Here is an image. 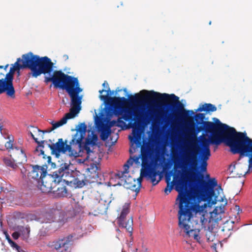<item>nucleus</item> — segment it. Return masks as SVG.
<instances>
[{"label":"nucleus","instance_id":"nucleus-54","mask_svg":"<svg viewBox=\"0 0 252 252\" xmlns=\"http://www.w3.org/2000/svg\"><path fill=\"white\" fill-rule=\"evenodd\" d=\"M61 252H63V251H62Z\"/></svg>","mask_w":252,"mask_h":252},{"label":"nucleus","instance_id":"nucleus-38","mask_svg":"<svg viewBox=\"0 0 252 252\" xmlns=\"http://www.w3.org/2000/svg\"><path fill=\"white\" fill-rule=\"evenodd\" d=\"M20 235V234L19 232L16 231L12 233V236L14 239L17 240L19 238Z\"/></svg>","mask_w":252,"mask_h":252},{"label":"nucleus","instance_id":"nucleus-7","mask_svg":"<svg viewBox=\"0 0 252 252\" xmlns=\"http://www.w3.org/2000/svg\"><path fill=\"white\" fill-rule=\"evenodd\" d=\"M159 175V171L152 166L148 165L147 167L142 169L140 173V177L137 179V181L135 179L129 176L126 182H124L126 188L132 190H134L136 193L140 191L141 187L142 177H146L147 180L151 181L154 186L156 185L160 180V177L158 180H156V177Z\"/></svg>","mask_w":252,"mask_h":252},{"label":"nucleus","instance_id":"nucleus-12","mask_svg":"<svg viewBox=\"0 0 252 252\" xmlns=\"http://www.w3.org/2000/svg\"><path fill=\"white\" fill-rule=\"evenodd\" d=\"M87 128V126L84 123H80L76 127V132L73 136L71 143H75L79 149L83 144L82 140L85 138Z\"/></svg>","mask_w":252,"mask_h":252},{"label":"nucleus","instance_id":"nucleus-28","mask_svg":"<svg viewBox=\"0 0 252 252\" xmlns=\"http://www.w3.org/2000/svg\"><path fill=\"white\" fill-rule=\"evenodd\" d=\"M170 177H166V181L167 183V186L166 188L164 189V192L166 194H168L172 190L173 188V182H170Z\"/></svg>","mask_w":252,"mask_h":252},{"label":"nucleus","instance_id":"nucleus-18","mask_svg":"<svg viewBox=\"0 0 252 252\" xmlns=\"http://www.w3.org/2000/svg\"><path fill=\"white\" fill-rule=\"evenodd\" d=\"M100 171V168L98 165L95 164H92L90 168L89 169L88 176L90 179L92 181L91 182H94L97 181V179L99 178V175Z\"/></svg>","mask_w":252,"mask_h":252},{"label":"nucleus","instance_id":"nucleus-9","mask_svg":"<svg viewBox=\"0 0 252 252\" xmlns=\"http://www.w3.org/2000/svg\"><path fill=\"white\" fill-rule=\"evenodd\" d=\"M48 147L51 150V153L59 158L61 154H66L70 157H77L78 153L75 149L77 145L75 143H71V141L68 144L67 140L64 141L63 138H59L56 143L48 144Z\"/></svg>","mask_w":252,"mask_h":252},{"label":"nucleus","instance_id":"nucleus-31","mask_svg":"<svg viewBox=\"0 0 252 252\" xmlns=\"http://www.w3.org/2000/svg\"><path fill=\"white\" fill-rule=\"evenodd\" d=\"M33 128L34 129L33 130V132L35 134L37 135V138H38V140L40 139L41 140H42V139H44V133L45 131L41 130L37 127H33Z\"/></svg>","mask_w":252,"mask_h":252},{"label":"nucleus","instance_id":"nucleus-20","mask_svg":"<svg viewBox=\"0 0 252 252\" xmlns=\"http://www.w3.org/2000/svg\"><path fill=\"white\" fill-rule=\"evenodd\" d=\"M123 224H118L120 227L125 228L130 237H132L133 231V219L132 217H128L127 220H124Z\"/></svg>","mask_w":252,"mask_h":252},{"label":"nucleus","instance_id":"nucleus-48","mask_svg":"<svg viewBox=\"0 0 252 252\" xmlns=\"http://www.w3.org/2000/svg\"><path fill=\"white\" fill-rule=\"evenodd\" d=\"M8 64L6 65L4 67V69H5L8 67Z\"/></svg>","mask_w":252,"mask_h":252},{"label":"nucleus","instance_id":"nucleus-29","mask_svg":"<svg viewBox=\"0 0 252 252\" xmlns=\"http://www.w3.org/2000/svg\"><path fill=\"white\" fill-rule=\"evenodd\" d=\"M7 138L9 139V141L5 144V147L9 151H10V150L13 151V149H14L13 147L14 138L13 136L10 135H8Z\"/></svg>","mask_w":252,"mask_h":252},{"label":"nucleus","instance_id":"nucleus-35","mask_svg":"<svg viewBox=\"0 0 252 252\" xmlns=\"http://www.w3.org/2000/svg\"><path fill=\"white\" fill-rule=\"evenodd\" d=\"M9 244L12 248H15L16 249V250H17L18 251V252H20V250H21V248L16 243H15L14 242L12 241H10V243H9Z\"/></svg>","mask_w":252,"mask_h":252},{"label":"nucleus","instance_id":"nucleus-46","mask_svg":"<svg viewBox=\"0 0 252 252\" xmlns=\"http://www.w3.org/2000/svg\"><path fill=\"white\" fill-rule=\"evenodd\" d=\"M63 58H64L65 60H67V59H68V56H67V55H64L63 56Z\"/></svg>","mask_w":252,"mask_h":252},{"label":"nucleus","instance_id":"nucleus-51","mask_svg":"<svg viewBox=\"0 0 252 252\" xmlns=\"http://www.w3.org/2000/svg\"><path fill=\"white\" fill-rule=\"evenodd\" d=\"M124 91H125V92H126V89H125L124 90Z\"/></svg>","mask_w":252,"mask_h":252},{"label":"nucleus","instance_id":"nucleus-42","mask_svg":"<svg viewBox=\"0 0 252 252\" xmlns=\"http://www.w3.org/2000/svg\"><path fill=\"white\" fill-rule=\"evenodd\" d=\"M5 236L7 241L9 243H10V241H12V240L11 239L10 236L8 235V234L6 233Z\"/></svg>","mask_w":252,"mask_h":252},{"label":"nucleus","instance_id":"nucleus-15","mask_svg":"<svg viewBox=\"0 0 252 252\" xmlns=\"http://www.w3.org/2000/svg\"><path fill=\"white\" fill-rule=\"evenodd\" d=\"M10 156L13 157L17 163L22 164L27 161L26 154L21 148L14 147L13 151L11 152Z\"/></svg>","mask_w":252,"mask_h":252},{"label":"nucleus","instance_id":"nucleus-1","mask_svg":"<svg viewBox=\"0 0 252 252\" xmlns=\"http://www.w3.org/2000/svg\"><path fill=\"white\" fill-rule=\"evenodd\" d=\"M202 131L209 132L212 136L209 139H204L202 141V148L199 156L201 165L197 167V160L194 155L195 152L191 146L187 145L185 147L182 155V163L184 169L190 166V171L184 170L181 180L177 182L175 186V189L178 192L176 202L179 201V202L198 206L201 201H207L211 205L216 203L214 189L218 185L216 178H210L209 174H206V180H204L203 175L198 171L199 168L202 172L207 171V160L211 156L209 144H213L210 140L215 134L205 129L199 132Z\"/></svg>","mask_w":252,"mask_h":252},{"label":"nucleus","instance_id":"nucleus-33","mask_svg":"<svg viewBox=\"0 0 252 252\" xmlns=\"http://www.w3.org/2000/svg\"><path fill=\"white\" fill-rule=\"evenodd\" d=\"M19 230L23 234L26 232L29 235L30 232V228L28 226L26 227L21 226L19 228Z\"/></svg>","mask_w":252,"mask_h":252},{"label":"nucleus","instance_id":"nucleus-25","mask_svg":"<svg viewBox=\"0 0 252 252\" xmlns=\"http://www.w3.org/2000/svg\"><path fill=\"white\" fill-rule=\"evenodd\" d=\"M111 133V129L109 127L103 128L100 133V137L102 140H106Z\"/></svg>","mask_w":252,"mask_h":252},{"label":"nucleus","instance_id":"nucleus-19","mask_svg":"<svg viewBox=\"0 0 252 252\" xmlns=\"http://www.w3.org/2000/svg\"><path fill=\"white\" fill-rule=\"evenodd\" d=\"M56 186H58L57 189L53 190V192L56 197H64L70 195L66 186L60 185V183L57 184Z\"/></svg>","mask_w":252,"mask_h":252},{"label":"nucleus","instance_id":"nucleus-36","mask_svg":"<svg viewBox=\"0 0 252 252\" xmlns=\"http://www.w3.org/2000/svg\"><path fill=\"white\" fill-rule=\"evenodd\" d=\"M114 126H117V121L112 120V121L109 122L108 123V125L106 126V127H109V128L110 129V128L111 127Z\"/></svg>","mask_w":252,"mask_h":252},{"label":"nucleus","instance_id":"nucleus-3","mask_svg":"<svg viewBox=\"0 0 252 252\" xmlns=\"http://www.w3.org/2000/svg\"><path fill=\"white\" fill-rule=\"evenodd\" d=\"M107 89V90L102 89L99 91L100 94L107 92L106 95L100 94V99L117 109L122 108L128 103L133 105L142 104L146 100L153 103L171 102L169 104L171 108L184 119L191 117L194 113L192 110H185L184 104L179 100V97L174 94H160L154 91L143 90L133 96L129 95V99H127L124 97H110V95L113 94V91L111 92L109 87Z\"/></svg>","mask_w":252,"mask_h":252},{"label":"nucleus","instance_id":"nucleus-50","mask_svg":"<svg viewBox=\"0 0 252 252\" xmlns=\"http://www.w3.org/2000/svg\"><path fill=\"white\" fill-rule=\"evenodd\" d=\"M117 230V231H120V230H119V229H118H118H117V230Z\"/></svg>","mask_w":252,"mask_h":252},{"label":"nucleus","instance_id":"nucleus-30","mask_svg":"<svg viewBox=\"0 0 252 252\" xmlns=\"http://www.w3.org/2000/svg\"><path fill=\"white\" fill-rule=\"evenodd\" d=\"M172 158L175 167L180 161V158L178 153L176 151H174L173 150H172Z\"/></svg>","mask_w":252,"mask_h":252},{"label":"nucleus","instance_id":"nucleus-10","mask_svg":"<svg viewBox=\"0 0 252 252\" xmlns=\"http://www.w3.org/2000/svg\"><path fill=\"white\" fill-rule=\"evenodd\" d=\"M81 102H78L74 104L71 102V107L70 109L69 113L65 114V116L59 121L54 123L52 122L51 124L52 127L50 131L53 130L66 123L67 120L74 118L81 110Z\"/></svg>","mask_w":252,"mask_h":252},{"label":"nucleus","instance_id":"nucleus-45","mask_svg":"<svg viewBox=\"0 0 252 252\" xmlns=\"http://www.w3.org/2000/svg\"><path fill=\"white\" fill-rule=\"evenodd\" d=\"M91 142V140L90 139H86V142L87 144H90Z\"/></svg>","mask_w":252,"mask_h":252},{"label":"nucleus","instance_id":"nucleus-40","mask_svg":"<svg viewBox=\"0 0 252 252\" xmlns=\"http://www.w3.org/2000/svg\"><path fill=\"white\" fill-rule=\"evenodd\" d=\"M133 136H134V139H135L134 142L136 143V141L138 140V139L139 138H140L139 135H138V133L134 132L133 131Z\"/></svg>","mask_w":252,"mask_h":252},{"label":"nucleus","instance_id":"nucleus-16","mask_svg":"<svg viewBox=\"0 0 252 252\" xmlns=\"http://www.w3.org/2000/svg\"><path fill=\"white\" fill-rule=\"evenodd\" d=\"M47 175V170L43 166L37 165L32 167V170L30 173V176L32 179L40 181Z\"/></svg>","mask_w":252,"mask_h":252},{"label":"nucleus","instance_id":"nucleus-2","mask_svg":"<svg viewBox=\"0 0 252 252\" xmlns=\"http://www.w3.org/2000/svg\"><path fill=\"white\" fill-rule=\"evenodd\" d=\"M205 115L203 113H197L194 115V124H190L188 130L187 137L189 143H190L195 139L198 133L201 130H206L214 134L210 142L213 144L220 145L224 143L230 148L231 152L233 154H240L241 160L243 158H248L249 169H252V139L247 135L245 132H237L232 127L220 123L204 121Z\"/></svg>","mask_w":252,"mask_h":252},{"label":"nucleus","instance_id":"nucleus-13","mask_svg":"<svg viewBox=\"0 0 252 252\" xmlns=\"http://www.w3.org/2000/svg\"><path fill=\"white\" fill-rule=\"evenodd\" d=\"M243 158L241 160H239L240 157H239L237 162L234 166V169L237 174L239 177L244 176L245 175L249 173V170L251 169L249 168L248 160L245 159Z\"/></svg>","mask_w":252,"mask_h":252},{"label":"nucleus","instance_id":"nucleus-6","mask_svg":"<svg viewBox=\"0 0 252 252\" xmlns=\"http://www.w3.org/2000/svg\"><path fill=\"white\" fill-rule=\"evenodd\" d=\"M198 207L194 205L179 202V210L178 215V226L181 230L185 233L186 236L192 237L197 241L200 238L198 235L199 230L191 229L189 222L192 217V213L196 211Z\"/></svg>","mask_w":252,"mask_h":252},{"label":"nucleus","instance_id":"nucleus-22","mask_svg":"<svg viewBox=\"0 0 252 252\" xmlns=\"http://www.w3.org/2000/svg\"><path fill=\"white\" fill-rule=\"evenodd\" d=\"M217 110V107L211 103H205L201 107L198 108L196 111H206L207 112H215Z\"/></svg>","mask_w":252,"mask_h":252},{"label":"nucleus","instance_id":"nucleus-24","mask_svg":"<svg viewBox=\"0 0 252 252\" xmlns=\"http://www.w3.org/2000/svg\"><path fill=\"white\" fill-rule=\"evenodd\" d=\"M107 207L104 203H98L95 206L94 215H102L106 211Z\"/></svg>","mask_w":252,"mask_h":252},{"label":"nucleus","instance_id":"nucleus-43","mask_svg":"<svg viewBox=\"0 0 252 252\" xmlns=\"http://www.w3.org/2000/svg\"><path fill=\"white\" fill-rule=\"evenodd\" d=\"M102 86L104 87H105L106 88H108L109 87L108 84L106 81H105L103 83Z\"/></svg>","mask_w":252,"mask_h":252},{"label":"nucleus","instance_id":"nucleus-4","mask_svg":"<svg viewBox=\"0 0 252 252\" xmlns=\"http://www.w3.org/2000/svg\"><path fill=\"white\" fill-rule=\"evenodd\" d=\"M54 63L50 59L45 56L40 57L29 52L22 56V59H17V62L10 67L4 78L0 79L7 88L9 92L15 95V91L13 85V77L15 72L21 68L31 69L32 76L36 78L42 74H50L53 70Z\"/></svg>","mask_w":252,"mask_h":252},{"label":"nucleus","instance_id":"nucleus-53","mask_svg":"<svg viewBox=\"0 0 252 252\" xmlns=\"http://www.w3.org/2000/svg\"><path fill=\"white\" fill-rule=\"evenodd\" d=\"M136 252H138V249H136Z\"/></svg>","mask_w":252,"mask_h":252},{"label":"nucleus","instance_id":"nucleus-39","mask_svg":"<svg viewBox=\"0 0 252 252\" xmlns=\"http://www.w3.org/2000/svg\"><path fill=\"white\" fill-rule=\"evenodd\" d=\"M236 212H237V214L239 215L240 213L242 212V210L240 209L239 206L235 205V207L233 209Z\"/></svg>","mask_w":252,"mask_h":252},{"label":"nucleus","instance_id":"nucleus-32","mask_svg":"<svg viewBox=\"0 0 252 252\" xmlns=\"http://www.w3.org/2000/svg\"><path fill=\"white\" fill-rule=\"evenodd\" d=\"M44 219L43 221L45 223H51L54 221V217L53 215L49 213H46L44 215Z\"/></svg>","mask_w":252,"mask_h":252},{"label":"nucleus","instance_id":"nucleus-5","mask_svg":"<svg viewBox=\"0 0 252 252\" xmlns=\"http://www.w3.org/2000/svg\"><path fill=\"white\" fill-rule=\"evenodd\" d=\"M44 82L46 83L51 82L55 88L65 90L71 102L74 104L82 102V96L79 94L82 89L79 86L77 78L65 74L61 70H55L51 77H45Z\"/></svg>","mask_w":252,"mask_h":252},{"label":"nucleus","instance_id":"nucleus-49","mask_svg":"<svg viewBox=\"0 0 252 252\" xmlns=\"http://www.w3.org/2000/svg\"><path fill=\"white\" fill-rule=\"evenodd\" d=\"M3 68V66L0 65V69Z\"/></svg>","mask_w":252,"mask_h":252},{"label":"nucleus","instance_id":"nucleus-17","mask_svg":"<svg viewBox=\"0 0 252 252\" xmlns=\"http://www.w3.org/2000/svg\"><path fill=\"white\" fill-rule=\"evenodd\" d=\"M73 236L69 235L63 239H59L58 241L55 242L53 245L54 248L57 250H59L61 248H63L65 252H66L72 241Z\"/></svg>","mask_w":252,"mask_h":252},{"label":"nucleus","instance_id":"nucleus-44","mask_svg":"<svg viewBox=\"0 0 252 252\" xmlns=\"http://www.w3.org/2000/svg\"><path fill=\"white\" fill-rule=\"evenodd\" d=\"M133 161L131 160L130 159H129L127 161L126 163L128 164L132 165L133 164Z\"/></svg>","mask_w":252,"mask_h":252},{"label":"nucleus","instance_id":"nucleus-47","mask_svg":"<svg viewBox=\"0 0 252 252\" xmlns=\"http://www.w3.org/2000/svg\"><path fill=\"white\" fill-rule=\"evenodd\" d=\"M88 147H87V146H85V149L87 150V151H88L89 150H90V148H88V150L87 149Z\"/></svg>","mask_w":252,"mask_h":252},{"label":"nucleus","instance_id":"nucleus-21","mask_svg":"<svg viewBox=\"0 0 252 252\" xmlns=\"http://www.w3.org/2000/svg\"><path fill=\"white\" fill-rule=\"evenodd\" d=\"M129 212V204L126 203L123 206V209L121 212L120 215L117 219L118 224H123L124 220H127L128 214Z\"/></svg>","mask_w":252,"mask_h":252},{"label":"nucleus","instance_id":"nucleus-8","mask_svg":"<svg viewBox=\"0 0 252 252\" xmlns=\"http://www.w3.org/2000/svg\"><path fill=\"white\" fill-rule=\"evenodd\" d=\"M68 165L66 164H61L59 169L54 172L52 175L47 174L41 180L38 181V187L43 193L53 192L57 184L62 181L64 174H68Z\"/></svg>","mask_w":252,"mask_h":252},{"label":"nucleus","instance_id":"nucleus-26","mask_svg":"<svg viewBox=\"0 0 252 252\" xmlns=\"http://www.w3.org/2000/svg\"><path fill=\"white\" fill-rule=\"evenodd\" d=\"M3 160L4 164L7 166L11 167L13 169H15L17 167V163H15L16 161L13 159H11L9 158H3Z\"/></svg>","mask_w":252,"mask_h":252},{"label":"nucleus","instance_id":"nucleus-41","mask_svg":"<svg viewBox=\"0 0 252 252\" xmlns=\"http://www.w3.org/2000/svg\"><path fill=\"white\" fill-rule=\"evenodd\" d=\"M139 252H148V248L145 246H142Z\"/></svg>","mask_w":252,"mask_h":252},{"label":"nucleus","instance_id":"nucleus-14","mask_svg":"<svg viewBox=\"0 0 252 252\" xmlns=\"http://www.w3.org/2000/svg\"><path fill=\"white\" fill-rule=\"evenodd\" d=\"M30 134L31 136L32 137V138L34 139L35 142L38 144L37 147H36L35 149V152H39L38 154V155H42V158L44 159L47 158V162L48 164L51 163L52 167H55V164L54 163L51 162V158L50 156H47L44 154V151H43V149L44 148V143L45 142H47L45 140H38V138H36L34 136V135L32 132L31 131L30 132Z\"/></svg>","mask_w":252,"mask_h":252},{"label":"nucleus","instance_id":"nucleus-11","mask_svg":"<svg viewBox=\"0 0 252 252\" xmlns=\"http://www.w3.org/2000/svg\"><path fill=\"white\" fill-rule=\"evenodd\" d=\"M121 109L123 110V114L122 118H119L117 121V126L123 127L126 126V123L122 120L124 119L126 121H133L136 120L138 124H141L142 122L141 118L136 112L130 108H123V107Z\"/></svg>","mask_w":252,"mask_h":252},{"label":"nucleus","instance_id":"nucleus-34","mask_svg":"<svg viewBox=\"0 0 252 252\" xmlns=\"http://www.w3.org/2000/svg\"><path fill=\"white\" fill-rule=\"evenodd\" d=\"M87 180H82V181H77L76 184L79 187H82L87 184Z\"/></svg>","mask_w":252,"mask_h":252},{"label":"nucleus","instance_id":"nucleus-27","mask_svg":"<svg viewBox=\"0 0 252 252\" xmlns=\"http://www.w3.org/2000/svg\"><path fill=\"white\" fill-rule=\"evenodd\" d=\"M4 93H5L6 95L11 98H13L15 97V95H14L12 93L10 94L8 90L2 83V81L0 80V94H2Z\"/></svg>","mask_w":252,"mask_h":252},{"label":"nucleus","instance_id":"nucleus-37","mask_svg":"<svg viewBox=\"0 0 252 252\" xmlns=\"http://www.w3.org/2000/svg\"><path fill=\"white\" fill-rule=\"evenodd\" d=\"M219 209H220V211H219L218 207H216L215 208V210L216 211V213L220 214V213H223L224 212V206H220L219 208Z\"/></svg>","mask_w":252,"mask_h":252},{"label":"nucleus","instance_id":"nucleus-52","mask_svg":"<svg viewBox=\"0 0 252 252\" xmlns=\"http://www.w3.org/2000/svg\"><path fill=\"white\" fill-rule=\"evenodd\" d=\"M129 139H130V140H132V139H131L130 137L129 136Z\"/></svg>","mask_w":252,"mask_h":252},{"label":"nucleus","instance_id":"nucleus-23","mask_svg":"<svg viewBox=\"0 0 252 252\" xmlns=\"http://www.w3.org/2000/svg\"><path fill=\"white\" fill-rule=\"evenodd\" d=\"M124 171L119 172L117 174H116V176L118 177V178L120 179L122 181L126 182L127 180L126 174H128L129 172L128 169L129 168V165L127 163H126L124 165Z\"/></svg>","mask_w":252,"mask_h":252}]
</instances>
